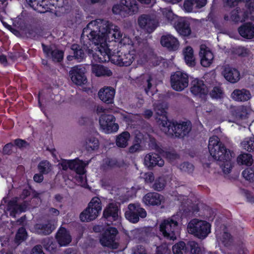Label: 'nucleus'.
<instances>
[{"instance_id": "1", "label": "nucleus", "mask_w": 254, "mask_h": 254, "mask_svg": "<svg viewBox=\"0 0 254 254\" xmlns=\"http://www.w3.org/2000/svg\"><path fill=\"white\" fill-rule=\"evenodd\" d=\"M136 60L137 64L143 65L148 63L153 66L158 65L161 60L147 43L140 45L136 50H129L128 52L118 51L116 54H111L110 61L120 66L130 65Z\"/></svg>"}, {"instance_id": "2", "label": "nucleus", "mask_w": 254, "mask_h": 254, "mask_svg": "<svg viewBox=\"0 0 254 254\" xmlns=\"http://www.w3.org/2000/svg\"><path fill=\"white\" fill-rule=\"evenodd\" d=\"M93 23H89L82 30L81 39L83 43V48L86 53L90 57L92 56L93 60L97 63H105L110 60L111 50L109 49L107 43L102 41H94L92 38L97 39V35L94 34V29L92 28Z\"/></svg>"}, {"instance_id": "3", "label": "nucleus", "mask_w": 254, "mask_h": 254, "mask_svg": "<svg viewBox=\"0 0 254 254\" xmlns=\"http://www.w3.org/2000/svg\"><path fill=\"white\" fill-rule=\"evenodd\" d=\"M89 23H93L91 28L92 29H95L94 34L97 35V39L93 37L92 39H94L96 43L99 41L107 43L108 40L109 41L111 40L119 42L123 37L119 27L108 21L96 19Z\"/></svg>"}, {"instance_id": "4", "label": "nucleus", "mask_w": 254, "mask_h": 254, "mask_svg": "<svg viewBox=\"0 0 254 254\" xmlns=\"http://www.w3.org/2000/svg\"><path fill=\"white\" fill-rule=\"evenodd\" d=\"M166 115L165 110L162 109L161 115L162 119L158 121L161 129L165 134L179 138H183L189 135L192 128L190 121L171 122L168 120Z\"/></svg>"}, {"instance_id": "5", "label": "nucleus", "mask_w": 254, "mask_h": 254, "mask_svg": "<svg viewBox=\"0 0 254 254\" xmlns=\"http://www.w3.org/2000/svg\"><path fill=\"white\" fill-rule=\"evenodd\" d=\"M210 155L214 160L225 163L231 159L230 150L227 149L216 136L210 137L208 145Z\"/></svg>"}, {"instance_id": "6", "label": "nucleus", "mask_w": 254, "mask_h": 254, "mask_svg": "<svg viewBox=\"0 0 254 254\" xmlns=\"http://www.w3.org/2000/svg\"><path fill=\"white\" fill-rule=\"evenodd\" d=\"M187 229L190 234L199 239H204L211 232V225L206 221L194 218L189 222Z\"/></svg>"}, {"instance_id": "7", "label": "nucleus", "mask_w": 254, "mask_h": 254, "mask_svg": "<svg viewBox=\"0 0 254 254\" xmlns=\"http://www.w3.org/2000/svg\"><path fill=\"white\" fill-rule=\"evenodd\" d=\"M159 230L163 237L169 240H175L180 232L178 222L174 218L163 220L159 226Z\"/></svg>"}, {"instance_id": "8", "label": "nucleus", "mask_w": 254, "mask_h": 254, "mask_svg": "<svg viewBox=\"0 0 254 254\" xmlns=\"http://www.w3.org/2000/svg\"><path fill=\"white\" fill-rule=\"evenodd\" d=\"M102 210L101 200L98 197H94L88 203L87 207L80 214L79 218L82 222H90L95 220Z\"/></svg>"}, {"instance_id": "9", "label": "nucleus", "mask_w": 254, "mask_h": 254, "mask_svg": "<svg viewBox=\"0 0 254 254\" xmlns=\"http://www.w3.org/2000/svg\"><path fill=\"white\" fill-rule=\"evenodd\" d=\"M138 9L136 0H120L119 3L113 6L112 11L115 14L126 17L128 15H133L137 12Z\"/></svg>"}, {"instance_id": "10", "label": "nucleus", "mask_w": 254, "mask_h": 254, "mask_svg": "<svg viewBox=\"0 0 254 254\" xmlns=\"http://www.w3.org/2000/svg\"><path fill=\"white\" fill-rule=\"evenodd\" d=\"M28 5L40 13L50 12L57 15V7H63L64 4L51 3V0H26Z\"/></svg>"}, {"instance_id": "11", "label": "nucleus", "mask_w": 254, "mask_h": 254, "mask_svg": "<svg viewBox=\"0 0 254 254\" xmlns=\"http://www.w3.org/2000/svg\"><path fill=\"white\" fill-rule=\"evenodd\" d=\"M174 254H202L201 248L194 241H189L186 244L180 241L172 247Z\"/></svg>"}, {"instance_id": "12", "label": "nucleus", "mask_w": 254, "mask_h": 254, "mask_svg": "<svg viewBox=\"0 0 254 254\" xmlns=\"http://www.w3.org/2000/svg\"><path fill=\"white\" fill-rule=\"evenodd\" d=\"M147 212L144 208L141 207L139 203H130L128 205L127 210L125 213L126 218L130 222L136 223L139 218H144Z\"/></svg>"}, {"instance_id": "13", "label": "nucleus", "mask_w": 254, "mask_h": 254, "mask_svg": "<svg viewBox=\"0 0 254 254\" xmlns=\"http://www.w3.org/2000/svg\"><path fill=\"white\" fill-rule=\"evenodd\" d=\"M118 231L115 227H110L107 228L102 234L100 242L102 246L113 249H116L119 244L116 242V238Z\"/></svg>"}, {"instance_id": "14", "label": "nucleus", "mask_w": 254, "mask_h": 254, "mask_svg": "<svg viewBox=\"0 0 254 254\" xmlns=\"http://www.w3.org/2000/svg\"><path fill=\"white\" fill-rule=\"evenodd\" d=\"M170 83L174 90L182 91L189 85V75L182 71H177L171 74Z\"/></svg>"}, {"instance_id": "15", "label": "nucleus", "mask_w": 254, "mask_h": 254, "mask_svg": "<svg viewBox=\"0 0 254 254\" xmlns=\"http://www.w3.org/2000/svg\"><path fill=\"white\" fill-rule=\"evenodd\" d=\"M116 118L111 114H102L99 118L101 127L106 133L117 132L119 128V125L115 123Z\"/></svg>"}, {"instance_id": "16", "label": "nucleus", "mask_w": 254, "mask_h": 254, "mask_svg": "<svg viewBox=\"0 0 254 254\" xmlns=\"http://www.w3.org/2000/svg\"><path fill=\"white\" fill-rule=\"evenodd\" d=\"M86 69L82 65L79 64L72 67L69 70V75L72 82L81 86L86 83L87 81L85 75Z\"/></svg>"}, {"instance_id": "17", "label": "nucleus", "mask_w": 254, "mask_h": 254, "mask_svg": "<svg viewBox=\"0 0 254 254\" xmlns=\"http://www.w3.org/2000/svg\"><path fill=\"white\" fill-rule=\"evenodd\" d=\"M138 23L141 29L148 33L153 32L158 25V22L155 19L146 14L141 15L138 17Z\"/></svg>"}, {"instance_id": "18", "label": "nucleus", "mask_w": 254, "mask_h": 254, "mask_svg": "<svg viewBox=\"0 0 254 254\" xmlns=\"http://www.w3.org/2000/svg\"><path fill=\"white\" fill-rule=\"evenodd\" d=\"M27 208V205L25 201L21 204H18L17 198L15 197L8 202L6 210L9 212L10 216L15 218L17 214L25 212Z\"/></svg>"}, {"instance_id": "19", "label": "nucleus", "mask_w": 254, "mask_h": 254, "mask_svg": "<svg viewBox=\"0 0 254 254\" xmlns=\"http://www.w3.org/2000/svg\"><path fill=\"white\" fill-rule=\"evenodd\" d=\"M42 47L43 53L47 58L52 59L55 63H60L63 61L64 56V52L63 51L57 49L53 50L50 46L44 43H42Z\"/></svg>"}, {"instance_id": "20", "label": "nucleus", "mask_w": 254, "mask_h": 254, "mask_svg": "<svg viewBox=\"0 0 254 254\" xmlns=\"http://www.w3.org/2000/svg\"><path fill=\"white\" fill-rule=\"evenodd\" d=\"M174 27L178 33L184 37H188L191 33L190 23L184 18H180L174 23Z\"/></svg>"}, {"instance_id": "21", "label": "nucleus", "mask_w": 254, "mask_h": 254, "mask_svg": "<svg viewBox=\"0 0 254 254\" xmlns=\"http://www.w3.org/2000/svg\"><path fill=\"white\" fill-rule=\"evenodd\" d=\"M120 209L117 204L110 203L104 209L103 217L108 221H115L118 219Z\"/></svg>"}, {"instance_id": "22", "label": "nucleus", "mask_w": 254, "mask_h": 254, "mask_svg": "<svg viewBox=\"0 0 254 254\" xmlns=\"http://www.w3.org/2000/svg\"><path fill=\"white\" fill-rule=\"evenodd\" d=\"M199 56L200 58V64L203 67H208L212 64L214 58L213 54L205 45L200 46Z\"/></svg>"}, {"instance_id": "23", "label": "nucleus", "mask_w": 254, "mask_h": 254, "mask_svg": "<svg viewBox=\"0 0 254 254\" xmlns=\"http://www.w3.org/2000/svg\"><path fill=\"white\" fill-rule=\"evenodd\" d=\"M191 84L190 90L193 95L201 97L207 94V88L203 80L195 79L191 81Z\"/></svg>"}, {"instance_id": "24", "label": "nucleus", "mask_w": 254, "mask_h": 254, "mask_svg": "<svg viewBox=\"0 0 254 254\" xmlns=\"http://www.w3.org/2000/svg\"><path fill=\"white\" fill-rule=\"evenodd\" d=\"M144 164L149 169H152L154 167L158 166L162 167L164 164V160L161 156L156 153H149L147 154L144 159Z\"/></svg>"}, {"instance_id": "25", "label": "nucleus", "mask_w": 254, "mask_h": 254, "mask_svg": "<svg viewBox=\"0 0 254 254\" xmlns=\"http://www.w3.org/2000/svg\"><path fill=\"white\" fill-rule=\"evenodd\" d=\"M160 43L162 46L171 51L178 50L179 47L178 40L170 34L162 36L161 38Z\"/></svg>"}, {"instance_id": "26", "label": "nucleus", "mask_w": 254, "mask_h": 254, "mask_svg": "<svg viewBox=\"0 0 254 254\" xmlns=\"http://www.w3.org/2000/svg\"><path fill=\"white\" fill-rule=\"evenodd\" d=\"M115 95V90L111 87H104L98 92L99 99L106 104H112Z\"/></svg>"}, {"instance_id": "27", "label": "nucleus", "mask_w": 254, "mask_h": 254, "mask_svg": "<svg viewBox=\"0 0 254 254\" xmlns=\"http://www.w3.org/2000/svg\"><path fill=\"white\" fill-rule=\"evenodd\" d=\"M56 240L60 246H66L71 241V237L66 228L61 227L56 235Z\"/></svg>"}, {"instance_id": "28", "label": "nucleus", "mask_w": 254, "mask_h": 254, "mask_svg": "<svg viewBox=\"0 0 254 254\" xmlns=\"http://www.w3.org/2000/svg\"><path fill=\"white\" fill-rule=\"evenodd\" d=\"M163 196L157 192H148L143 197V202L148 206H159L161 204Z\"/></svg>"}, {"instance_id": "29", "label": "nucleus", "mask_w": 254, "mask_h": 254, "mask_svg": "<svg viewBox=\"0 0 254 254\" xmlns=\"http://www.w3.org/2000/svg\"><path fill=\"white\" fill-rule=\"evenodd\" d=\"M55 227L52 220H48L46 223H36L34 225L36 232L42 235H48L52 233Z\"/></svg>"}, {"instance_id": "30", "label": "nucleus", "mask_w": 254, "mask_h": 254, "mask_svg": "<svg viewBox=\"0 0 254 254\" xmlns=\"http://www.w3.org/2000/svg\"><path fill=\"white\" fill-rule=\"evenodd\" d=\"M223 74L228 81L232 83H236L240 79V72L235 68L230 66L225 67Z\"/></svg>"}, {"instance_id": "31", "label": "nucleus", "mask_w": 254, "mask_h": 254, "mask_svg": "<svg viewBox=\"0 0 254 254\" xmlns=\"http://www.w3.org/2000/svg\"><path fill=\"white\" fill-rule=\"evenodd\" d=\"M239 34L246 39H251L254 37V25L252 22H247L238 28Z\"/></svg>"}, {"instance_id": "32", "label": "nucleus", "mask_w": 254, "mask_h": 254, "mask_svg": "<svg viewBox=\"0 0 254 254\" xmlns=\"http://www.w3.org/2000/svg\"><path fill=\"white\" fill-rule=\"evenodd\" d=\"M231 97L236 101L245 102L250 100L252 96L249 90L243 88L235 89L231 94Z\"/></svg>"}, {"instance_id": "33", "label": "nucleus", "mask_w": 254, "mask_h": 254, "mask_svg": "<svg viewBox=\"0 0 254 254\" xmlns=\"http://www.w3.org/2000/svg\"><path fill=\"white\" fill-rule=\"evenodd\" d=\"M83 161L76 158L70 160L69 169L75 171L76 175H84L86 172L85 168L86 166Z\"/></svg>"}, {"instance_id": "34", "label": "nucleus", "mask_w": 254, "mask_h": 254, "mask_svg": "<svg viewBox=\"0 0 254 254\" xmlns=\"http://www.w3.org/2000/svg\"><path fill=\"white\" fill-rule=\"evenodd\" d=\"M92 72L96 76H110L112 75V71L103 65L94 64L92 65Z\"/></svg>"}, {"instance_id": "35", "label": "nucleus", "mask_w": 254, "mask_h": 254, "mask_svg": "<svg viewBox=\"0 0 254 254\" xmlns=\"http://www.w3.org/2000/svg\"><path fill=\"white\" fill-rule=\"evenodd\" d=\"M80 42L82 46L76 44H73L71 46V50L73 51V57L78 62H81L85 59L86 57L85 53H86L83 48V43L82 42L81 39Z\"/></svg>"}, {"instance_id": "36", "label": "nucleus", "mask_w": 254, "mask_h": 254, "mask_svg": "<svg viewBox=\"0 0 254 254\" xmlns=\"http://www.w3.org/2000/svg\"><path fill=\"white\" fill-rule=\"evenodd\" d=\"M130 133L125 131L119 134L116 139V143L118 147L120 148H125L128 145V141L130 138Z\"/></svg>"}, {"instance_id": "37", "label": "nucleus", "mask_w": 254, "mask_h": 254, "mask_svg": "<svg viewBox=\"0 0 254 254\" xmlns=\"http://www.w3.org/2000/svg\"><path fill=\"white\" fill-rule=\"evenodd\" d=\"M184 59L186 64L189 66L193 67L195 64L193 56V50L191 47H187L184 52Z\"/></svg>"}, {"instance_id": "38", "label": "nucleus", "mask_w": 254, "mask_h": 254, "mask_svg": "<svg viewBox=\"0 0 254 254\" xmlns=\"http://www.w3.org/2000/svg\"><path fill=\"white\" fill-rule=\"evenodd\" d=\"M237 162L240 165L250 166L253 162L252 155L249 153L241 154L237 158Z\"/></svg>"}, {"instance_id": "39", "label": "nucleus", "mask_w": 254, "mask_h": 254, "mask_svg": "<svg viewBox=\"0 0 254 254\" xmlns=\"http://www.w3.org/2000/svg\"><path fill=\"white\" fill-rule=\"evenodd\" d=\"M39 173L44 175L48 174L52 170L51 164L48 160H42L39 162L37 166Z\"/></svg>"}, {"instance_id": "40", "label": "nucleus", "mask_w": 254, "mask_h": 254, "mask_svg": "<svg viewBox=\"0 0 254 254\" xmlns=\"http://www.w3.org/2000/svg\"><path fill=\"white\" fill-rule=\"evenodd\" d=\"M121 164L117 159L107 158L104 160L103 167L104 169H112L114 168H120Z\"/></svg>"}, {"instance_id": "41", "label": "nucleus", "mask_w": 254, "mask_h": 254, "mask_svg": "<svg viewBox=\"0 0 254 254\" xmlns=\"http://www.w3.org/2000/svg\"><path fill=\"white\" fill-rule=\"evenodd\" d=\"M99 146V140L94 137L88 138L86 141V149L88 151L95 150Z\"/></svg>"}, {"instance_id": "42", "label": "nucleus", "mask_w": 254, "mask_h": 254, "mask_svg": "<svg viewBox=\"0 0 254 254\" xmlns=\"http://www.w3.org/2000/svg\"><path fill=\"white\" fill-rule=\"evenodd\" d=\"M152 78L150 75H149L146 77L144 76L141 78V84L142 85V87L143 88L145 93L148 95H150V89L152 87Z\"/></svg>"}, {"instance_id": "43", "label": "nucleus", "mask_w": 254, "mask_h": 254, "mask_svg": "<svg viewBox=\"0 0 254 254\" xmlns=\"http://www.w3.org/2000/svg\"><path fill=\"white\" fill-rule=\"evenodd\" d=\"M27 233L25 228L23 227H20L15 235V241L20 243L25 240L27 238Z\"/></svg>"}, {"instance_id": "44", "label": "nucleus", "mask_w": 254, "mask_h": 254, "mask_svg": "<svg viewBox=\"0 0 254 254\" xmlns=\"http://www.w3.org/2000/svg\"><path fill=\"white\" fill-rule=\"evenodd\" d=\"M166 182L163 177H159L156 179L153 185V189L157 191H160L165 187Z\"/></svg>"}, {"instance_id": "45", "label": "nucleus", "mask_w": 254, "mask_h": 254, "mask_svg": "<svg viewBox=\"0 0 254 254\" xmlns=\"http://www.w3.org/2000/svg\"><path fill=\"white\" fill-rule=\"evenodd\" d=\"M242 145L243 148L248 152L254 151V138L246 139L242 142Z\"/></svg>"}, {"instance_id": "46", "label": "nucleus", "mask_w": 254, "mask_h": 254, "mask_svg": "<svg viewBox=\"0 0 254 254\" xmlns=\"http://www.w3.org/2000/svg\"><path fill=\"white\" fill-rule=\"evenodd\" d=\"M223 91L220 87L215 86L210 92V96L213 99H219L223 96Z\"/></svg>"}, {"instance_id": "47", "label": "nucleus", "mask_w": 254, "mask_h": 254, "mask_svg": "<svg viewBox=\"0 0 254 254\" xmlns=\"http://www.w3.org/2000/svg\"><path fill=\"white\" fill-rule=\"evenodd\" d=\"M180 169L182 171L189 174L192 173L194 170V166L189 162H184L180 164Z\"/></svg>"}, {"instance_id": "48", "label": "nucleus", "mask_w": 254, "mask_h": 254, "mask_svg": "<svg viewBox=\"0 0 254 254\" xmlns=\"http://www.w3.org/2000/svg\"><path fill=\"white\" fill-rule=\"evenodd\" d=\"M222 241L225 247H228L231 246L233 243V238L231 234L227 232H224L222 235Z\"/></svg>"}, {"instance_id": "49", "label": "nucleus", "mask_w": 254, "mask_h": 254, "mask_svg": "<svg viewBox=\"0 0 254 254\" xmlns=\"http://www.w3.org/2000/svg\"><path fill=\"white\" fill-rule=\"evenodd\" d=\"M184 8L185 10L188 12H190L192 11H196L193 0H185L184 2Z\"/></svg>"}, {"instance_id": "50", "label": "nucleus", "mask_w": 254, "mask_h": 254, "mask_svg": "<svg viewBox=\"0 0 254 254\" xmlns=\"http://www.w3.org/2000/svg\"><path fill=\"white\" fill-rule=\"evenodd\" d=\"M242 175L246 180L250 182L254 181V172L253 170L249 168L245 169L242 172Z\"/></svg>"}, {"instance_id": "51", "label": "nucleus", "mask_w": 254, "mask_h": 254, "mask_svg": "<svg viewBox=\"0 0 254 254\" xmlns=\"http://www.w3.org/2000/svg\"><path fill=\"white\" fill-rule=\"evenodd\" d=\"M240 9L236 8L230 12V19L231 21L236 23L242 22L241 18L239 15Z\"/></svg>"}, {"instance_id": "52", "label": "nucleus", "mask_w": 254, "mask_h": 254, "mask_svg": "<svg viewBox=\"0 0 254 254\" xmlns=\"http://www.w3.org/2000/svg\"><path fill=\"white\" fill-rule=\"evenodd\" d=\"M171 196L173 197L175 200L178 201L182 204L184 203V202L187 199L186 195L179 194L177 191H173Z\"/></svg>"}, {"instance_id": "53", "label": "nucleus", "mask_w": 254, "mask_h": 254, "mask_svg": "<svg viewBox=\"0 0 254 254\" xmlns=\"http://www.w3.org/2000/svg\"><path fill=\"white\" fill-rule=\"evenodd\" d=\"M13 143H14L13 144H14V146H16L20 149L25 148L29 145V143H28L26 140L20 138L14 139Z\"/></svg>"}, {"instance_id": "54", "label": "nucleus", "mask_w": 254, "mask_h": 254, "mask_svg": "<svg viewBox=\"0 0 254 254\" xmlns=\"http://www.w3.org/2000/svg\"><path fill=\"white\" fill-rule=\"evenodd\" d=\"M119 43L121 45L124 46H132L133 45V41L128 37L124 36V37L120 39Z\"/></svg>"}, {"instance_id": "55", "label": "nucleus", "mask_w": 254, "mask_h": 254, "mask_svg": "<svg viewBox=\"0 0 254 254\" xmlns=\"http://www.w3.org/2000/svg\"><path fill=\"white\" fill-rule=\"evenodd\" d=\"M44 247L47 250L50 252H55L56 249L55 244L51 240L47 241L46 244H44Z\"/></svg>"}, {"instance_id": "56", "label": "nucleus", "mask_w": 254, "mask_h": 254, "mask_svg": "<svg viewBox=\"0 0 254 254\" xmlns=\"http://www.w3.org/2000/svg\"><path fill=\"white\" fill-rule=\"evenodd\" d=\"M14 144L12 142L6 144L3 148V152L5 154L10 155L12 153V149Z\"/></svg>"}, {"instance_id": "57", "label": "nucleus", "mask_w": 254, "mask_h": 254, "mask_svg": "<svg viewBox=\"0 0 254 254\" xmlns=\"http://www.w3.org/2000/svg\"><path fill=\"white\" fill-rule=\"evenodd\" d=\"M144 136L142 133L138 132L135 134L133 142L141 145L143 141Z\"/></svg>"}, {"instance_id": "58", "label": "nucleus", "mask_w": 254, "mask_h": 254, "mask_svg": "<svg viewBox=\"0 0 254 254\" xmlns=\"http://www.w3.org/2000/svg\"><path fill=\"white\" fill-rule=\"evenodd\" d=\"M196 10L204 7L207 3V0H193Z\"/></svg>"}, {"instance_id": "59", "label": "nucleus", "mask_w": 254, "mask_h": 254, "mask_svg": "<svg viewBox=\"0 0 254 254\" xmlns=\"http://www.w3.org/2000/svg\"><path fill=\"white\" fill-rule=\"evenodd\" d=\"M141 150V145L133 142V144L128 149L129 152L134 153Z\"/></svg>"}, {"instance_id": "60", "label": "nucleus", "mask_w": 254, "mask_h": 254, "mask_svg": "<svg viewBox=\"0 0 254 254\" xmlns=\"http://www.w3.org/2000/svg\"><path fill=\"white\" fill-rule=\"evenodd\" d=\"M31 254H45L42 247L40 245H37L32 249Z\"/></svg>"}, {"instance_id": "61", "label": "nucleus", "mask_w": 254, "mask_h": 254, "mask_svg": "<svg viewBox=\"0 0 254 254\" xmlns=\"http://www.w3.org/2000/svg\"><path fill=\"white\" fill-rule=\"evenodd\" d=\"M44 174L41 173H39V174H36L34 175L33 177V180L35 182L37 183H41L43 182L44 180Z\"/></svg>"}, {"instance_id": "62", "label": "nucleus", "mask_w": 254, "mask_h": 254, "mask_svg": "<svg viewBox=\"0 0 254 254\" xmlns=\"http://www.w3.org/2000/svg\"><path fill=\"white\" fill-rule=\"evenodd\" d=\"M84 175H77L75 179L77 183L80 185H82L86 182V178L83 176Z\"/></svg>"}, {"instance_id": "63", "label": "nucleus", "mask_w": 254, "mask_h": 254, "mask_svg": "<svg viewBox=\"0 0 254 254\" xmlns=\"http://www.w3.org/2000/svg\"><path fill=\"white\" fill-rule=\"evenodd\" d=\"M134 254H147V253L145 249L143 246H139L134 252Z\"/></svg>"}, {"instance_id": "64", "label": "nucleus", "mask_w": 254, "mask_h": 254, "mask_svg": "<svg viewBox=\"0 0 254 254\" xmlns=\"http://www.w3.org/2000/svg\"><path fill=\"white\" fill-rule=\"evenodd\" d=\"M246 195L249 202H254V196L249 191H246Z\"/></svg>"}]
</instances>
